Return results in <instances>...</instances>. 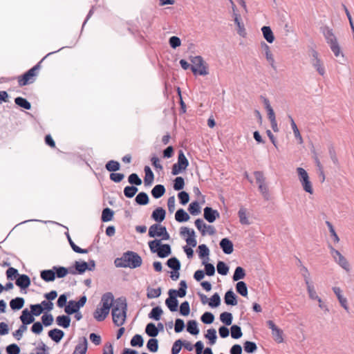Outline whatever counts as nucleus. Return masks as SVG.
<instances>
[{
    "mask_svg": "<svg viewBox=\"0 0 354 354\" xmlns=\"http://www.w3.org/2000/svg\"><path fill=\"white\" fill-rule=\"evenodd\" d=\"M115 265L118 268H136L142 265V259L137 253L129 251L122 257L117 258Z\"/></svg>",
    "mask_w": 354,
    "mask_h": 354,
    "instance_id": "1",
    "label": "nucleus"
},
{
    "mask_svg": "<svg viewBox=\"0 0 354 354\" xmlns=\"http://www.w3.org/2000/svg\"><path fill=\"white\" fill-rule=\"evenodd\" d=\"M127 303L124 298L117 299L113 304L112 308V317L113 323L121 326L124 324L126 319Z\"/></svg>",
    "mask_w": 354,
    "mask_h": 354,
    "instance_id": "2",
    "label": "nucleus"
},
{
    "mask_svg": "<svg viewBox=\"0 0 354 354\" xmlns=\"http://www.w3.org/2000/svg\"><path fill=\"white\" fill-rule=\"evenodd\" d=\"M51 54H53V53L47 54L40 62H39L35 66L26 72L24 75L18 76L17 82L19 86H24L26 85L33 83L35 81L37 76L38 75L39 71L41 68V62Z\"/></svg>",
    "mask_w": 354,
    "mask_h": 354,
    "instance_id": "3",
    "label": "nucleus"
},
{
    "mask_svg": "<svg viewBox=\"0 0 354 354\" xmlns=\"http://www.w3.org/2000/svg\"><path fill=\"white\" fill-rule=\"evenodd\" d=\"M191 69L194 75H206L209 73L208 65L201 56L192 57Z\"/></svg>",
    "mask_w": 354,
    "mask_h": 354,
    "instance_id": "4",
    "label": "nucleus"
},
{
    "mask_svg": "<svg viewBox=\"0 0 354 354\" xmlns=\"http://www.w3.org/2000/svg\"><path fill=\"white\" fill-rule=\"evenodd\" d=\"M297 171L298 174L299 180L302 185L304 190L307 193L312 194L313 193V185L310 180L307 171L301 167H297Z\"/></svg>",
    "mask_w": 354,
    "mask_h": 354,
    "instance_id": "5",
    "label": "nucleus"
},
{
    "mask_svg": "<svg viewBox=\"0 0 354 354\" xmlns=\"http://www.w3.org/2000/svg\"><path fill=\"white\" fill-rule=\"evenodd\" d=\"M189 165V162L183 151H179L178 161L172 167L171 173L173 175H177L185 170Z\"/></svg>",
    "mask_w": 354,
    "mask_h": 354,
    "instance_id": "6",
    "label": "nucleus"
},
{
    "mask_svg": "<svg viewBox=\"0 0 354 354\" xmlns=\"http://www.w3.org/2000/svg\"><path fill=\"white\" fill-rule=\"evenodd\" d=\"M148 234L150 237H161V240L169 239L166 227L159 224L152 225L149 229Z\"/></svg>",
    "mask_w": 354,
    "mask_h": 354,
    "instance_id": "7",
    "label": "nucleus"
},
{
    "mask_svg": "<svg viewBox=\"0 0 354 354\" xmlns=\"http://www.w3.org/2000/svg\"><path fill=\"white\" fill-rule=\"evenodd\" d=\"M311 64L320 75L324 76L325 75L326 70L323 62L319 59L318 53L315 50H312Z\"/></svg>",
    "mask_w": 354,
    "mask_h": 354,
    "instance_id": "8",
    "label": "nucleus"
},
{
    "mask_svg": "<svg viewBox=\"0 0 354 354\" xmlns=\"http://www.w3.org/2000/svg\"><path fill=\"white\" fill-rule=\"evenodd\" d=\"M330 253L335 261L344 270L348 271L349 264L346 259L337 250L330 247Z\"/></svg>",
    "mask_w": 354,
    "mask_h": 354,
    "instance_id": "9",
    "label": "nucleus"
},
{
    "mask_svg": "<svg viewBox=\"0 0 354 354\" xmlns=\"http://www.w3.org/2000/svg\"><path fill=\"white\" fill-rule=\"evenodd\" d=\"M87 347V339L85 337H82L79 339L73 354H86Z\"/></svg>",
    "mask_w": 354,
    "mask_h": 354,
    "instance_id": "10",
    "label": "nucleus"
},
{
    "mask_svg": "<svg viewBox=\"0 0 354 354\" xmlns=\"http://www.w3.org/2000/svg\"><path fill=\"white\" fill-rule=\"evenodd\" d=\"M220 214L217 210L212 207H206L204 209V218L209 223H213L216 218H219Z\"/></svg>",
    "mask_w": 354,
    "mask_h": 354,
    "instance_id": "11",
    "label": "nucleus"
},
{
    "mask_svg": "<svg viewBox=\"0 0 354 354\" xmlns=\"http://www.w3.org/2000/svg\"><path fill=\"white\" fill-rule=\"evenodd\" d=\"M333 290L335 294L340 305L346 310H348L347 299L342 295V291L339 287H333Z\"/></svg>",
    "mask_w": 354,
    "mask_h": 354,
    "instance_id": "12",
    "label": "nucleus"
},
{
    "mask_svg": "<svg viewBox=\"0 0 354 354\" xmlns=\"http://www.w3.org/2000/svg\"><path fill=\"white\" fill-rule=\"evenodd\" d=\"M101 303L102 307L110 311V308L113 306V296L111 292H107L102 297Z\"/></svg>",
    "mask_w": 354,
    "mask_h": 354,
    "instance_id": "13",
    "label": "nucleus"
},
{
    "mask_svg": "<svg viewBox=\"0 0 354 354\" xmlns=\"http://www.w3.org/2000/svg\"><path fill=\"white\" fill-rule=\"evenodd\" d=\"M15 283L21 289H26L30 285V279L26 274H20L17 279Z\"/></svg>",
    "mask_w": 354,
    "mask_h": 354,
    "instance_id": "14",
    "label": "nucleus"
},
{
    "mask_svg": "<svg viewBox=\"0 0 354 354\" xmlns=\"http://www.w3.org/2000/svg\"><path fill=\"white\" fill-rule=\"evenodd\" d=\"M109 313V310L105 309L104 307H98L93 313L94 318L98 321L102 322L106 319Z\"/></svg>",
    "mask_w": 354,
    "mask_h": 354,
    "instance_id": "15",
    "label": "nucleus"
},
{
    "mask_svg": "<svg viewBox=\"0 0 354 354\" xmlns=\"http://www.w3.org/2000/svg\"><path fill=\"white\" fill-rule=\"evenodd\" d=\"M220 246L225 254H230L233 252V243L227 238H224L221 241Z\"/></svg>",
    "mask_w": 354,
    "mask_h": 354,
    "instance_id": "16",
    "label": "nucleus"
},
{
    "mask_svg": "<svg viewBox=\"0 0 354 354\" xmlns=\"http://www.w3.org/2000/svg\"><path fill=\"white\" fill-rule=\"evenodd\" d=\"M323 34L328 45L337 41V37L334 35L333 30L328 27H326L324 29Z\"/></svg>",
    "mask_w": 354,
    "mask_h": 354,
    "instance_id": "17",
    "label": "nucleus"
},
{
    "mask_svg": "<svg viewBox=\"0 0 354 354\" xmlns=\"http://www.w3.org/2000/svg\"><path fill=\"white\" fill-rule=\"evenodd\" d=\"M186 289H187V283L185 281H181L180 283V288L178 290H169V293H171L174 295L175 297H183L186 295Z\"/></svg>",
    "mask_w": 354,
    "mask_h": 354,
    "instance_id": "18",
    "label": "nucleus"
},
{
    "mask_svg": "<svg viewBox=\"0 0 354 354\" xmlns=\"http://www.w3.org/2000/svg\"><path fill=\"white\" fill-rule=\"evenodd\" d=\"M145 178L144 183L145 186H150L154 180V175L151 168L149 166H145L144 168Z\"/></svg>",
    "mask_w": 354,
    "mask_h": 354,
    "instance_id": "19",
    "label": "nucleus"
},
{
    "mask_svg": "<svg viewBox=\"0 0 354 354\" xmlns=\"http://www.w3.org/2000/svg\"><path fill=\"white\" fill-rule=\"evenodd\" d=\"M165 304L171 311L174 312L177 310L178 302L175 296L171 295V293H169V297L166 299Z\"/></svg>",
    "mask_w": 354,
    "mask_h": 354,
    "instance_id": "20",
    "label": "nucleus"
},
{
    "mask_svg": "<svg viewBox=\"0 0 354 354\" xmlns=\"http://www.w3.org/2000/svg\"><path fill=\"white\" fill-rule=\"evenodd\" d=\"M20 319L24 325L30 324L35 320L33 315L28 310V309H25L22 311Z\"/></svg>",
    "mask_w": 354,
    "mask_h": 354,
    "instance_id": "21",
    "label": "nucleus"
},
{
    "mask_svg": "<svg viewBox=\"0 0 354 354\" xmlns=\"http://www.w3.org/2000/svg\"><path fill=\"white\" fill-rule=\"evenodd\" d=\"M64 335V332L62 330L57 328L50 330L48 332V336L57 343L60 342Z\"/></svg>",
    "mask_w": 354,
    "mask_h": 354,
    "instance_id": "22",
    "label": "nucleus"
},
{
    "mask_svg": "<svg viewBox=\"0 0 354 354\" xmlns=\"http://www.w3.org/2000/svg\"><path fill=\"white\" fill-rule=\"evenodd\" d=\"M165 210L162 207L156 208L152 213L151 217L157 222L162 221L165 218Z\"/></svg>",
    "mask_w": 354,
    "mask_h": 354,
    "instance_id": "23",
    "label": "nucleus"
},
{
    "mask_svg": "<svg viewBox=\"0 0 354 354\" xmlns=\"http://www.w3.org/2000/svg\"><path fill=\"white\" fill-rule=\"evenodd\" d=\"M288 118L290 121L291 127L292 129L295 137L297 139L299 144H302L304 140L296 123L295 122L292 116L289 115Z\"/></svg>",
    "mask_w": 354,
    "mask_h": 354,
    "instance_id": "24",
    "label": "nucleus"
},
{
    "mask_svg": "<svg viewBox=\"0 0 354 354\" xmlns=\"http://www.w3.org/2000/svg\"><path fill=\"white\" fill-rule=\"evenodd\" d=\"M41 278L45 281H53L55 279V272L53 270H45L41 272Z\"/></svg>",
    "mask_w": 354,
    "mask_h": 354,
    "instance_id": "25",
    "label": "nucleus"
},
{
    "mask_svg": "<svg viewBox=\"0 0 354 354\" xmlns=\"http://www.w3.org/2000/svg\"><path fill=\"white\" fill-rule=\"evenodd\" d=\"M261 31L263 32V37L268 42L272 43L274 41V36L271 28L269 26H263L261 28Z\"/></svg>",
    "mask_w": 354,
    "mask_h": 354,
    "instance_id": "26",
    "label": "nucleus"
},
{
    "mask_svg": "<svg viewBox=\"0 0 354 354\" xmlns=\"http://www.w3.org/2000/svg\"><path fill=\"white\" fill-rule=\"evenodd\" d=\"M225 302L227 305L235 306L237 300L235 294L232 290H228L225 295Z\"/></svg>",
    "mask_w": 354,
    "mask_h": 354,
    "instance_id": "27",
    "label": "nucleus"
},
{
    "mask_svg": "<svg viewBox=\"0 0 354 354\" xmlns=\"http://www.w3.org/2000/svg\"><path fill=\"white\" fill-rule=\"evenodd\" d=\"M56 322L59 326L67 328L70 326L71 318L67 315H60L57 317Z\"/></svg>",
    "mask_w": 354,
    "mask_h": 354,
    "instance_id": "28",
    "label": "nucleus"
},
{
    "mask_svg": "<svg viewBox=\"0 0 354 354\" xmlns=\"http://www.w3.org/2000/svg\"><path fill=\"white\" fill-rule=\"evenodd\" d=\"M157 254L159 257L165 258L171 254V248L168 244L160 245L157 250Z\"/></svg>",
    "mask_w": 354,
    "mask_h": 354,
    "instance_id": "29",
    "label": "nucleus"
},
{
    "mask_svg": "<svg viewBox=\"0 0 354 354\" xmlns=\"http://www.w3.org/2000/svg\"><path fill=\"white\" fill-rule=\"evenodd\" d=\"M175 218L178 222L182 223L187 221L189 216L183 209H179L176 212Z\"/></svg>",
    "mask_w": 354,
    "mask_h": 354,
    "instance_id": "30",
    "label": "nucleus"
},
{
    "mask_svg": "<svg viewBox=\"0 0 354 354\" xmlns=\"http://www.w3.org/2000/svg\"><path fill=\"white\" fill-rule=\"evenodd\" d=\"M24 305V299L22 297H16L10 302V308L12 310H19L23 308Z\"/></svg>",
    "mask_w": 354,
    "mask_h": 354,
    "instance_id": "31",
    "label": "nucleus"
},
{
    "mask_svg": "<svg viewBox=\"0 0 354 354\" xmlns=\"http://www.w3.org/2000/svg\"><path fill=\"white\" fill-rule=\"evenodd\" d=\"M165 192V188L162 185H156L151 190V194L155 198H159Z\"/></svg>",
    "mask_w": 354,
    "mask_h": 354,
    "instance_id": "32",
    "label": "nucleus"
},
{
    "mask_svg": "<svg viewBox=\"0 0 354 354\" xmlns=\"http://www.w3.org/2000/svg\"><path fill=\"white\" fill-rule=\"evenodd\" d=\"M238 215H239L240 223L242 225H249L250 224L248 218L247 216V209L245 207H241L239 209Z\"/></svg>",
    "mask_w": 354,
    "mask_h": 354,
    "instance_id": "33",
    "label": "nucleus"
},
{
    "mask_svg": "<svg viewBox=\"0 0 354 354\" xmlns=\"http://www.w3.org/2000/svg\"><path fill=\"white\" fill-rule=\"evenodd\" d=\"M80 308L78 305L77 304L76 301H70L67 306L65 307V312L68 314L71 315L75 313H77L79 310Z\"/></svg>",
    "mask_w": 354,
    "mask_h": 354,
    "instance_id": "34",
    "label": "nucleus"
},
{
    "mask_svg": "<svg viewBox=\"0 0 354 354\" xmlns=\"http://www.w3.org/2000/svg\"><path fill=\"white\" fill-rule=\"evenodd\" d=\"M306 289H307V291L308 293V296H309L310 299H311L312 300H317L319 298H320L318 296V295L315 290V288L312 283H308L307 281Z\"/></svg>",
    "mask_w": 354,
    "mask_h": 354,
    "instance_id": "35",
    "label": "nucleus"
},
{
    "mask_svg": "<svg viewBox=\"0 0 354 354\" xmlns=\"http://www.w3.org/2000/svg\"><path fill=\"white\" fill-rule=\"evenodd\" d=\"M15 102L16 104H17L18 106H19L25 109L29 110L31 108L30 103L26 99H25L24 97H16L15 99Z\"/></svg>",
    "mask_w": 354,
    "mask_h": 354,
    "instance_id": "36",
    "label": "nucleus"
},
{
    "mask_svg": "<svg viewBox=\"0 0 354 354\" xmlns=\"http://www.w3.org/2000/svg\"><path fill=\"white\" fill-rule=\"evenodd\" d=\"M236 289L237 292L243 297L248 296V288L244 281H239L236 285Z\"/></svg>",
    "mask_w": 354,
    "mask_h": 354,
    "instance_id": "37",
    "label": "nucleus"
},
{
    "mask_svg": "<svg viewBox=\"0 0 354 354\" xmlns=\"http://www.w3.org/2000/svg\"><path fill=\"white\" fill-rule=\"evenodd\" d=\"M187 330L192 335H197L199 330L197 326V322L195 320H190L187 323Z\"/></svg>",
    "mask_w": 354,
    "mask_h": 354,
    "instance_id": "38",
    "label": "nucleus"
},
{
    "mask_svg": "<svg viewBox=\"0 0 354 354\" xmlns=\"http://www.w3.org/2000/svg\"><path fill=\"white\" fill-rule=\"evenodd\" d=\"M145 332L149 336L153 337L157 336L158 334V330L153 323H149L147 325Z\"/></svg>",
    "mask_w": 354,
    "mask_h": 354,
    "instance_id": "39",
    "label": "nucleus"
},
{
    "mask_svg": "<svg viewBox=\"0 0 354 354\" xmlns=\"http://www.w3.org/2000/svg\"><path fill=\"white\" fill-rule=\"evenodd\" d=\"M113 216V212L109 207L103 209L102 213V221L103 222H108L112 220Z\"/></svg>",
    "mask_w": 354,
    "mask_h": 354,
    "instance_id": "40",
    "label": "nucleus"
},
{
    "mask_svg": "<svg viewBox=\"0 0 354 354\" xmlns=\"http://www.w3.org/2000/svg\"><path fill=\"white\" fill-rule=\"evenodd\" d=\"M147 297L149 299H153L158 297L161 294V288H147Z\"/></svg>",
    "mask_w": 354,
    "mask_h": 354,
    "instance_id": "41",
    "label": "nucleus"
},
{
    "mask_svg": "<svg viewBox=\"0 0 354 354\" xmlns=\"http://www.w3.org/2000/svg\"><path fill=\"white\" fill-rule=\"evenodd\" d=\"M136 202L139 205H147L149 203V197L146 193L140 192L136 196Z\"/></svg>",
    "mask_w": 354,
    "mask_h": 354,
    "instance_id": "42",
    "label": "nucleus"
},
{
    "mask_svg": "<svg viewBox=\"0 0 354 354\" xmlns=\"http://www.w3.org/2000/svg\"><path fill=\"white\" fill-rule=\"evenodd\" d=\"M205 337L209 340L211 345L214 344L217 338L216 330L214 328L208 329Z\"/></svg>",
    "mask_w": 354,
    "mask_h": 354,
    "instance_id": "43",
    "label": "nucleus"
},
{
    "mask_svg": "<svg viewBox=\"0 0 354 354\" xmlns=\"http://www.w3.org/2000/svg\"><path fill=\"white\" fill-rule=\"evenodd\" d=\"M221 321L227 326H230L232 322V315L230 313L224 312L220 315Z\"/></svg>",
    "mask_w": 354,
    "mask_h": 354,
    "instance_id": "44",
    "label": "nucleus"
},
{
    "mask_svg": "<svg viewBox=\"0 0 354 354\" xmlns=\"http://www.w3.org/2000/svg\"><path fill=\"white\" fill-rule=\"evenodd\" d=\"M167 265L174 270H179L180 268V261L176 257L168 259Z\"/></svg>",
    "mask_w": 354,
    "mask_h": 354,
    "instance_id": "45",
    "label": "nucleus"
},
{
    "mask_svg": "<svg viewBox=\"0 0 354 354\" xmlns=\"http://www.w3.org/2000/svg\"><path fill=\"white\" fill-rule=\"evenodd\" d=\"M109 171H116L120 169V163L115 160H109L105 165Z\"/></svg>",
    "mask_w": 354,
    "mask_h": 354,
    "instance_id": "46",
    "label": "nucleus"
},
{
    "mask_svg": "<svg viewBox=\"0 0 354 354\" xmlns=\"http://www.w3.org/2000/svg\"><path fill=\"white\" fill-rule=\"evenodd\" d=\"M245 272L244 269L241 267H237L235 269V271H234L232 278H233L234 281H236L243 279L245 277Z\"/></svg>",
    "mask_w": 354,
    "mask_h": 354,
    "instance_id": "47",
    "label": "nucleus"
},
{
    "mask_svg": "<svg viewBox=\"0 0 354 354\" xmlns=\"http://www.w3.org/2000/svg\"><path fill=\"white\" fill-rule=\"evenodd\" d=\"M162 314V309L160 307L157 306L152 308L151 313H149V317L154 319L156 321H158L160 319Z\"/></svg>",
    "mask_w": 354,
    "mask_h": 354,
    "instance_id": "48",
    "label": "nucleus"
},
{
    "mask_svg": "<svg viewBox=\"0 0 354 354\" xmlns=\"http://www.w3.org/2000/svg\"><path fill=\"white\" fill-rule=\"evenodd\" d=\"M138 192V188L134 186H127L124 189V194L127 198H132Z\"/></svg>",
    "mask_w": 354,
    "mask_h": 354,
    "instance_id": "49",
    "label": "nucleus"
},
{
    "mask_svg": "<svg viewBox=\"0 0 354 354\" xmlns=\"http://www.w3.org/2000/svg\"><path fill=\"white\" fill-rule=\"evenodd\" d=\"M147 347L151 352H156L158 348V340L155 338L149 339L147 344Z\"/></svg>",
    "mask_w": 354,
    "mask_h": 354,
    "instance_id": "50",
    "label": "nucleus"
},
{
    "mask_svg": "<svg viewBox=\"0 0 354 354\" xmlns=\"http://www.w3.org/2000/svg\"><path fill=\"white\" fill-rule=\"evenodd\" d=\"M230 330H231V336L234 339H239L243 335L241 328L237 325H233L231 327Z\"/></svg>",
    "mask_w": 354,
    "mask_h": 354,
    "instance_id": "51",
    "label": "nucleus"
},
{
    "mask_svg": "<svg viewBox=\"0 0 354 354\" xmlns=\"http://www.w3.org/2000/svg\"><path fill=\"white\" fill-rule=\"evenodd\" d=\"M220 303H221L220 296L218 295V293H215L210 298L208 304L209 306H211L212 308H215V307L218 306L220 305Z\"/></svg>",
    "mask_w": 354,
    "mask_h": 354,
    "instance_id": "52",
    "label": "nucleus"
},
{
    "mask_svg": "<svg viewBox=\"0 0 354 354\" xmlns=\"http://www.w3.org/2000/svg\"><path fill=\"white\" fill-rule=\"evenodd\" d=\"M195 225L197 229L201 232L202 235H205L206 234V227L207 225L204 223V221L198 218L195 221Z\"/></svg>",
    "mask_w": 354,
    "mask_h": 354,
    "instance_id": "53",
    "label": "nucleus"
},
{
    "mask_svg": "<svg viewBox=\"0 0 354 354\" xmlns=\"http://www.w3.org/2000/svg\"><path fill=\"white\" fill-rule=\"evenodd\" d=\"M263 47L266 51V57L268 60V62L270 63V64L274 67V60L272 54V52L270 50V47L266 44H263Z\"/></svg>",
    "mask_w": 354,
    "mask_h": 354,
    "instance_id": "54",
    "label": "nucleus"
},
{
    "mask_svg": "<svg viewBox=\"0 0 354 354\" xmlns=\"http://www.w3.org/2000/svg\"><path fill=\"white\" fill-rule=\"evenodd\" d=\"M216 267L217 271L220 274L226 275L229 271V268L223 261H218Z\"/></svg>",
    "mask_w": 354,
    "mask_h": 354,
    "instance_id": "55",
    "label": "nucleus"
},
{
    "mask_svg": "<svg viewBox=\"0 0 354 354\" xmlns=\"http://www.w3.org/2000/svg\"><path fill=\"white\" fill-rule=\"evenodd\" d=\"M189 211L192 215H197L200 213V206L198 202H192L189 204Z\"/></svg>",
    "mask_w": 354,
    "mask_h": 354,
    "instance_id": "56",
    "label": "nucleus"
},
{
    "mask_svg": "<svg viewBox=\"0 0 354 354\" xmlns=\"http://www.w3.org/2000/svg\"><path fill=\"white\" fill-rule=\"evenodd\" d=\"M131 345L132 346H142L143 345V339L140 335H135L131 340Z\"/></svg>",
    "mask_w": 354,
    "mask_h": 354,
    "instance_id": "57",
    "label": "nucleus"
},
{
    "mask_svg": "<svg viewBox=\"0 0 354 354\" xmlns=\"http://www.w3.org/2000/svg\"><path fill=\"white\" fill-rule=\"evenodd\" d=\"M214 317L212 313L209 312L205 313L201 317V321L204 324H212L214 322Z\"/></svg>",
    "mask_w": 354,
    "mask_h": 354,
    "instance_id": "58",
    "label": "nucleus"
},
{
    "mask_svg": "<svg viewBox=\"0 0 354 354\" xmlns=\"http://www.w3.org/2000/svg\"><path fill=\"white\" fill-rule=\"evenodd\" d=\"M129 183L131 185H140L142 180L136 174H131L128 178Z\"/></svg>",
    "mask_w": 354,
    "mask_h": 354,
    "instance_id": "59",
    "label": "nucleus"
},
{
    "mask_svg": "<svg viewBox=\"0 0 354 354\" xmlns=\"http://www.w3.org/2000/svg\"><path fill=\"white\" fill-rule=\"evenodd\" d=\"M180 313L183 316H187L190 313V308L188 301H184L180 306Z\"/></svg>",
    "mask_w": 354,
    "mask_h": 354,
    "instance_id": "60",
    "label": "nucleus"
},
{
    "mask_svg": "<svg viewBox=\"0 0 354 354\" xmlns=\"http://www.w3.org/2000/svg\"><path fill=\"white\" fill-rule=\"evenodd\" d=\"M53 269L55 270V274L58 278H63L68 273V270L64 267H54Z\"/></svg>",
    "mask_w": 354,
    "mask_h": 354,
    "instance_id": "61",
    "label": "nucleus"
},
{
    "mask_svg": "<svg viewBox=\"0 0 354 354\" xmlns=\"http://www.w3.org/2000/svg\"><path fill=\"white\" fill-rule=\"evenodd\" d=\"M244 349L247 353H253L257 350V345L254 342L246 341L244 343Z\"/></svg>",
    "mask_w": 354,
    "mask_h": 354,
    "instance_id": "62",
    "label": "nucleus"
},
{
    "mask_svg": "<svg viewBox=\"0 0 354 354\" xmlns=\"http://www.w3.org/2000/svg\"><path fill=\"white\" fill-rule=\"evenodd\" d=\"M75 269L77 271L82 274L84 272L88 269V264L86 262H75Z\"/></svg>",
    "mask_w": 354,
    "mask_h": 354,
    "instance_id": "63",
    "label": "nucleus"
},
{
    "mask_svg": "<svg viewBox=\"0 0 354 354\" xmlns=\"http://www.w3.org/2000/svg\"><path fill=\"white\" fill-rule=\"evenodd\" d=\"M6 352L8 354H19L20 348L17 344H12L7 346Z\"/></svg>",
    "mask_w": 354,
    "mask_h": 354,
    "instance_id": "64",
    "label": "nucleus"
}]
</instances>
